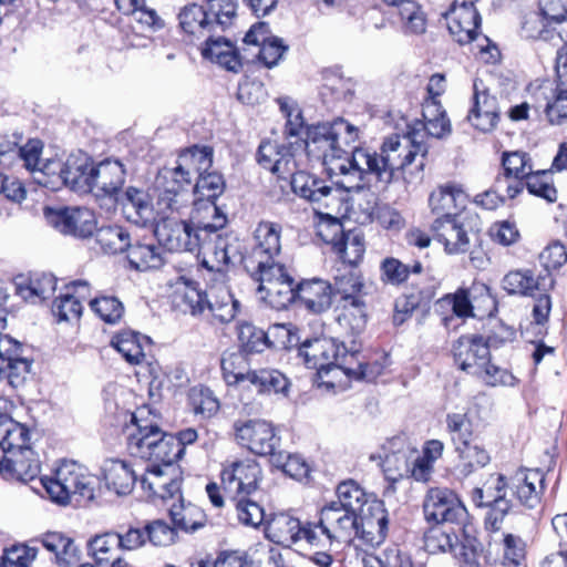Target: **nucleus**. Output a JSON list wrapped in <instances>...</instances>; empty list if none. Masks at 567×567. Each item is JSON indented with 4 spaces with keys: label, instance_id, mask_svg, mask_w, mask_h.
Segmentation results:
<instances>
[{
    "label": "nucleus",
    "instance_id": "f257e3e1",
    "mask_svg": "<svg viewBox=\"0 0 567 567\" xmlns=\"http://www.w3.org/2000/svg\"><path fill=\"white\" fill-rule=\"evenodd\" d=\"M307 137L288 144L264 141L257 151V162L278 176L290 174L297 168V156L306 152L308 156L321 159L332 174H340V181H354L352 152L348 154L343 145L354 143L359 127L343 118L332 123H321L306 131Z\"/></svg>",
    "mask_w": 567,
    "mask_h": 567
},
{
    "label": "nucleus",
    "instance_id": "f03ea898",
    "mask_svg": "<svg viewBox=\"0 0 567 567\" xmlns=\"http://www.w3.org/2000/svg\"><path fill=\"white\" fill-rule=\"evenodd\" d=\"M419 136L420 133H410L405 127L402 135L385 138L380 153L362 147L354 148V181H338L337 184L348 192L363 189L372 178L386 186L393 181L396 172H401L403 178L408 181V175L421 173L425 166L427 148Z\"/></svg>",
    "mask_w": 567,
    "mask_h": 567
},
{
    "label": "nucleus",
    "instance_id": "7ed1b4c3",
    "mask_svg": "<svg viewBox=\"0 0 567 567\" xmlns=\"http://www.w3.org/2000/svg\"><path fill=\"white\" fill-rule=\"evenodd\" d=\"M368 511L370 516L328 504L320 512V533L326 536V542L336 539V543L341 544L360 538L367 544L379 545L388 534V512L381 501L371 502Z\"/></svg>",
    "mask_w": 567,
    "mask_h": 567
},
{
    "label": "nucleus",
    "instance_id": "20e7f679",
    "mask_svg": "<svg viewBox=\"0 0 567 567\" xmlns=\"http://www.w3.org/2000/svg\"><path fill=\"white\" fill-rule=\"evenodd\" d=\"M364 281L360 270L352 267H338L330 284L331 298H339L341 311L339 326L351 337L361 334L368 321L367 303L363 299Z\"/></svg>",
    "mask_w": 567,
    "mask_h": 567
},
{
    "label": "nucleus",
    "instance_id": "39448f33",
    "mask_svg": "<svg viewBox=\"0 0 567 567\" xmlns=\"http://www.w3.org/2000/svg\"><path fill=\"white\" fill-rule=\"evenodd\" d=\"M163 216L155 227V235L158 243L169 251L199 250L216 230H220L227 224V217L217 216L216 221L210 223L196 215L194 210L190 223L169 218V215Z\"/></svg>",
    "mask_w": 567,
    "mask_h": 567
},
{
    "label": "nucleus",
    "instance_id": "423d86ee",
    "mask_svg": "<svg viewBox=\"0 0 567 567\" xmlns=\"http://www.w3.org/2000/svg\"><path fill=\"white\" fill-rule=\"evenodd\" d=\"M41 484L49 497L56 504L66 505L72 497L92 501L97 478L74 461H63L51 477H41Z\"/></svg>",
    "mask_w": 567,
    "mask_h": 567
},
{
    "label": "nucleus",
    "instance_id": "0eeeda50",
    "mask_svg": "<svg viewBox=\"0 0 567 567\" xmlns=\"http://www.w3.org/2000/svg\"><path fill=\"white\" fill-rule=\"evenodd\" d=\"M236 0H207V9L192 3L178 13L179 25L184 32L205 37L217 29L225 31L236 19Z\"/></svg>",
    "mask_w": 567,
    "mask_h": 567
},
{
    "label": "nucleus",
    "instance_id": "6e6552de",
    "mask_svg": "<svg viewBox=\"0 0 567 567\" xmlns=\"http://www.w3.org/2000/svg\"><path fill=\"white\" fill-rule=\"evenodd\" d=\"M424 549L431 555L451 554L461 567H481L482 544L466 532L460 539L454 530L435 525L424 534Z\"/></svg>",
    "mask_w": 567,
    "mask_h": 567
},
{
    "label": "nucleus",
    "instance_id": "1a4fd4ad",
    "mask_svg": "<svg viewBox=\"0 0 567 567\" xmlns=\"http://www.w3.org/2000/svg\"><path fill=\"white\" fill-rule=\"evenodd\" d=\"M281 226L271 221H260L254 231V245L241 256L246 271L251 275L275 265H284L278 260L281 252Z\"/></svg>",
    "mask_w": 567,
    "mask_h": 567
},
{
    "label": "nucleus",
    "instance_id": "9d476101",
    "mask_svg": "<svg viewBox=\"0 0 567 567\" xmlns=\"http://www.w3.org/2000/svg\"><path fill=\"white\" fill-rule=\"evenodd\" d=\"M250 277L259 282L257 291L271 308L284 310L297 301V285L285 265H275Z\"/></svg>",
    "mask_w": 567,
    "mask_h": 567
},
{
    "label": "nucleus",
    "instance_id": "9b49d317",
    "mask_svg": "<svg viewBox=\"0 0 567 567\" xmlns=\"http://www.w3.org/2000/svg\"><path fill=\"white\" fill-rule=\"evenodd\" d=\"M190 184V181L185 175H181L175 166L161 168L154 182L159 214L181 213L189 203Z\"/></svg>",
    "mask_w": 567,
    "mask_h": 567
},
{
    "label": "nucleus",
    "instance_id": "f8f14e48",
    "mask_svg": "<svg viewBox=\"0 0 567 567\" xmlns=\"http://www.w3.org/2000/svg\"><path fill=\"white\" fill-rule=\"evenodd\" d=\"M295 171L280 177L291 176L290 184L293 193L309 202L319 216L327 217L328 220L331 219L332 216L329 213H323L322 209H329L339 203L337 190L327 181L316 175L305 171Z\"/></svg>",
    "mask_w": 567,
    "mask_h": 567
},
{
    "label": "nucleus",
    "instance_id": "ddd939ff",
    "mask_svg": "<svg viewBox=\"0 0 567 567\" xmlns=\"http://www.w3.org/2000/svg\"><path fill=\"white\" fill-rule=\"evenodd\" d=\"M151 411L143 406L131 414V422L123 434L125 437L126 451L135 458L146 460L152 454V449L162 432L159 425L150 419Z\"/></svg>",
    "mask_w": 567,
    "mask_h": 567
},
{
    "label": "nucleus",
    "instance_id": "4468645a",
    "mask_svg": "<svg viewBox=\"0 0 567 567\" xmlns=\"http://www.w3.org/2000/svg\"><path fill=\"white\" fill-rule=\"evenodd\" d=\"M424 518L427 523L461 524L467 516L466 507L458 496L447 487L430 488L423 501Z\"/></svg>",
    "mask_w": 567,
    "mask_h": 567
},
{
    "label": "nucleus",
    "instance_id": "2eb2a0df",
    "mask_svg": "<svg viewBox=\"0 0 567 567\" xmlns=\"http://www.w3.org/2000/svg\"><path fill=\"white\" fill-rule=\"evenodd\" d=\"M234 430L238 444L256 455L272 457L280 443L274 424L266 420L237 421Z\"/></svg>",
    "mask_w": 567,
    "mask_h": 567
},
{
    "label": "nucleus",
    "instance_id": "dca6fc26",
    "mask_svg": "<svg viewBox=\"0 0 567 567\" xmlns=\"http://www.w3.org/2000/svg\"><path fill=\"white\" fill-rule=\"evenodd\" d=\"M25 352L27 347L21 342L10 336H0V383L13 389L23 384L33 362Z\"/></svg>",
    "mask_w": 567,
    "mask_h": 567
},
{
    "label": "nucleus",
    "instance_id": "f3484780",
    "mask_svg": "<svg viewBox=\"0 0 567 567\" xmlns=\"http://www.w3.org/2000/svg\"><path fill=\"white\" fill-rule=\"evenodd\" d=\"M318 235L327 244H330L336 254L341 258L340 267L355 268L362 260L365 247L362 237L358 235H346L342 224L332 217L327 224L318 226Z\"/></svg>",
    "mask_w": 567,
    "mask_h": 567
},
{
    "label": "nucleus",
    "instance_id": "a211bd4d",
    "mask_svg": "<svg viewBox=\"0 0 567 567\" xmlns=\"http://www.w3.org/2000/svg\"><path fill=\"white\" fill-rule=\"evenodd\" d=\"M498 340L489 336L486 340L478 334L461 336L453 344V357L457 367L472 374L481 375L486 365L489 349L498 346Z\"/></svg>",
    "mask_w": 567,
    "mask_h": 567
},
{
    "label": "nucleus",
    "instance_id": "6ab92c4d",
    "mask_svg": "<svg viewBox=\"0 0 567 567\" xmlns=\"http://www.w3.org/2000/svg\"><path fill=\"white\" fill-rule=\"evenodd\" d=\"M261 478L259 464L251 458L229 462L220 472L221 486L228 494L248 496L258 488Z\"/></svg>",
    "mask_w": 567,
    "mask_h": 567
},
{
    "label": "nucleus",
    "instance_id": "aec40b11",
    "mask_svg": "<svg viewBox=\"0 0 567 567\" xmlns=\"http://www.w3.org/2000/svg\"><path fill=\"white\" fill-rule=\"evenodd\" d=\"M224 190L225 181L219 173L207 171L197 176L193 200V210L196 212V215H200L210 223H215L217 216L226 217L215 203Z\"/></svg>",
    "mask_w": 567,
    "mask_h": 567
},
{
    "label": "nucleus",
    "instance_id": "412c9836",
    "mask_svg": "<svg viewBox=\"0 0 567 567\" xmlns=\"http://www.w3.org/2000/svg\"><path fill=\"white\" fill-rule=\"evenodd\" d=\"M48 221L61 234L76 238H87L96 230V218L89 208L66 207L63 209H47Z\"/></svg>",
    "mask_w": 567,
    "mask_h": 567
},
{
    "label": "nucleus",
    "instance_id": "4be33fe9",
    "mask_svg": "<svg viewBox=\"0 0 567 567\" xmlns=\"http://www.w3.org/2000/svg\"><path fill=\"white\" fill-rule=\"evenodd\" d=\"M502 287L509 295L535 297L538 292H547L554 287V278L547 268L539 271L518 269L507 272Z\"/></svg>",
    "mask_w": 567,
    "mask_h": 567
},
{
    "label": "nucleus",
    "instance_id": "5701e85b",
    "mask_svg": "<svg viewBox=\"0 0 567 567\" xmlns=\"http://www.w3.org/2000/svg\"><path fill=\"white\" fill-rule=\"evenodd\" d=\"M92 166L90 157L83 153L70 155L64 163L59 161L45 163V168L51 171L50 175H56L64 185L72 189H91Z\"/></svg>",
    "mask_w": 567,
    "mask_h": 567
},
{
    "label": "nucleus",
    "instance_id": "b1692460",
    "mask_svg": "<svg viewBox=\"0 0 567 567\" xmlns=\"http://www.w3.org/2000/svg\"><path fill=\"white\" fill-rule=\"evenodd\" d=\"M142 487L152 496L163 501L173 499L181 494L182 477L178 466L150 465L141 478Z\"/></svg>",
    "mask_w": 567,
    "mask_h": 567
},
{
    "label": "nucleus",
    "instance_id": "393cba45",
    "mask_svg": "<svg viewBox=\"0 0 567 567\" xmlns=\"http://www.w3.org/2000/svg\"><path fill=\"white\" fill-rule=\"evenodd\" d=\"M384 451L381 466L386 480L396 482L409 477L411 460L416 454V449L409 444L404 436H395L388 441Z\"/></svg>",
    "mask_w": 567,
    "mask_h": 567
},
{
    "label": "nucleus",
    "instance_id": "a878e982",
    "mask_svg": "<svg viewBox=\"0 0 567 567\" xmlns=\"http://www.w3.org/2000/svg\"><path fill=\"white\" fill-rule=\"evenodd\" d=\"M337 340L327 337L305 340L298 348V354L309 369H315L319 374L328 372L338 358Z\"/></svg>",
    "mask_w": 567,
    "mask_h": 567
},
{
    "label": "nucleus",
    "instance_id": "bb28decb",
    "mask_svg": "<svg viewBox=\"0 0 567 567\" xmlns=\"http://www.w3.org/2000/svg\"><path fill=\"white\" fill-rule=\"evenodd\" d=\"M431 230L434 239L444 246L447 254H464L470 250V237L458 217L435 218Z\"/></svg>",
    "mask_w": 567,
    "mask_h": 567
},
{
    "label": "nucleus",
    "instance_id": "cd10ccee",
    "mask_svg": "<svg viewBox=\"0 0 567 567\" xmlns=\"http://www.w3.org/2000/svg\"><path fill=\"white\" fill-rule=\"evenodd\" d=\"M545 475L539 470L519 468L509 478V487L522 505L535 508L540 503Z\"/></svg>",
    "mask_w": 567,
    "mask_h": 567
},
{
    "label": "nucleus",
    "instance_id": "c85d7f7f",
    "mask_svg": "<svg viewBox=\"0 0 567 567\" xmlns=\"http://www.w3.org/2000/svg\"><path fill=\"white\" fill-rule=\"evenodd\" d=\"M126 171L118 159L106 158L91 167V190L96 189L104 195H115L125 182Z\"/></svg>",
    "mask_w": 567,
    "mask_h": 567
},
{
    "label": "nucleus",
    "instance_id": "c756f323",
    "mask_svg": "<svg viewBox=\"0 0 567 567\" xmlns=\"http://www.w3.org/2000/svg\"><path fill=\"white\" fill-rule=\"evenodd\" d=\"M40 461L29 446L3 454L2 474L21 482L34 480L40 473Z\"/></svg>",
    "mask_w": 567,
    "mask_h": 567
},
{
    "label": "nucleus",
    "instance_id": "7c9ffc66",
    "mask_svg": "<svg viewBox=\"0 0 567 567\" xmlns=\"http://www.w3.org/2000/svg\"><path fill=\"white\" fill-rule=\"evenodd\" d=\"M302 524L289 513L272 514L265 527L266 537L274 544L290 548L301 540Z\"/></svg>",
    "mask_w": 567,
    "mask_h": 567
},
{
    "label": "nucleus",
    "instance_id": "2f4dec72",
    "mask_svg": "<svg viewBox=\"0 0 567 567\" xmlns=\"http://www.w3.org/2000/svg\"><path fill=\"white\" fill-rule=\"evenodd\" d=\"M308 311L319 315L327 311L332 303L330 282L313 278L297 285V301Z\"/></svg>",
    "mask_w": 567,
    "mask_h": 567
},
{
    "label": "nucleus",
    "instance_id": "473e14b6",
    "mask_svg": "<svg viewBox=\"0 0 567 567\" xmlns=\"http://www.w3.org/2000/svg\"><path fill=\"white\" fill-rule=\"evenodd\" d=\"M213 155V147L193 145L179 153L175 167L181 175H185L192 183L195 177L197 178V176L212 168Z\"/></svg>",
    "mask_w": 567,
    "mask_h": 567
},
{
    "label": "nucleus",
    "instance_id": "72a5a7b5",
    "mask_svg": "<svg viewBox=\"0 0 567 567\" xmlns=\"http://www.w3.org/2000/svg\"><path fill=\"white\" fill-rule=\"evenodd\" d=\"M125 218L138 226H146L154 220V208L150 196L142 189L127 187L121 199Z\"/></svg>",
    "mask_w": 567,
    "mask_h": 567
},
{
    "label": "nucleus",
    "instance_id": "f704fd0d",
    "mask_svg": "<svg viewBox=\"0 0 567 567\" xmlns=\"http://www.w3.org/2000/svg\"><path fill=\"white\" fill-rule=\"evenodd\" d=\"M465 194L463 189L455 184H445L433 190L429 198V204L436 218L457 217V210L464 205Z\"/></svg>",
    "mask_w": 567,
    "mask_h": 567
},
{
    "label": "nucleus",
    "instance_id": "c9c22d12",
    "mask_svg": "<svg viewBox=\"0 0 567 567\" xmlns=\"http://www.w3.org/2000/svg\"><path fill=\"white\" fill-rule=\"evenodd\" d=\"M247 386L252 388L261 395H281L287 398L290 390V381L279 370L261 368L250 372Z\"/></svg>",
    "mask_w": 567,
    "mask_h": 567
},
{
    "label": "nucleus",
    "instance_id": "e433bc0d",
    "mask_svg": "<svg viewBox=\"0 0 567 567\" xmlns=\"http://www.w3.org/2000/svg\"><path fill=\"white\" fill-rule=\"evenodd\" d=\"M71 287L74 293L65 292L55 298L52 305V313L58 322L78 320L82 315V303L80 299L86 298L89 284L78 280L72 282Z\"/></svg>",
    "mask_w": 567,
    "mask_h": 567
},
{
    "label": "nucleus",
    "instance_id": "4c0bfd02",
    "mask_svg": "<svg viewBox=\"0 0 567 567\" xmlns=\"http://www.w3.org/2000/svg\"><path fill=\"white\" fill-rule=\"evenodd\" d=\"M202 54L205 59L219 64L227 71L236 73L241 68V61L236 47L223 37L214 38L209 35L202 50Z\"/></svg>",
    "mask_w": 567,
    "mask_h": 567
},
{
    "label": "nucleus",
    "instance_id": "58836bf2",
    "mask_svg": "<svg viewBox=\"0 0 567 567\" xmlns=\"http://www.w3.org/2000/svg\"><path fill=\"white\" fill-rule=\"evenodd\" d=\"M427 112L423 113L424 121H415L412 124L406 123L405 127L410 133H420L419 138L422 144L429 150L426 138L429 136L442 138L451 132L450 118L444 111L440 109H426Z\"/></svg>",
    "mask_w": 567,
    "mask_h": 567
},
{
    "label": "nucleus",
    "instance_id": "ea45409f",
    "mask_svg": "<svg viewBox=\"0 0 567 567\" xmlns=\"http://www.w3.org/2000/svg\"><path fill=\"white\" fill-rule=\"evenodd\" d=\"M178 503H173L169 506V516L176 530L185 533H194L206 524V514L204 511L192 503H185L179 494Z\"/></svg>",
    "mask_w": 567,
    "mask_h": 567
},
{
    "label": "nucleus",
    "instance_id": "a19ab883",
    "mask_svg": "<svg viewBox=\"0 0 567 567\" xmlns=\"http://www.w3.org/2000/svg\"><path fill=\"white\" fill-rule=\"evenodd\" d=\"M43 547L55 555V560L60 566H76L81 560V550L74 540L69 536L49 532L41 538Z\"/></svg>",
    "mask_w": 567,
    "mask_h": 567
},
{
    "label": "nucleus",
    "instance_id": "79ce46f5",
    "mask_svg": "<svg viewBox=\"0 0 567 567\" xmlns=\"http://www.w3.org/2000/svg\"><path fill=\"white\" fill-rule=\"evenodd\" d=\"M104 480L109 489L117 495H127L136 482V474L130 464L121 460H109L104 464Z\"/></svg>",
    "mask_w": 567,
    "mask_h": 567
},
{
    "label": "nucleus",
    "instance_id": "37998d69",
    "mask_svg": "<svg viewBox=\"0 0 567 567\" xmlns=\"http://www.w3.org/2000/svg\"><path fill=\"white\" fill-rule=\"evenodd\" d=\"M239 308V301L234 298L229 289L225 286L212 287L209 289V297L207 310L215 320L220 323L231 322Z\"/></svg>",
    "mask_w": 567,
    "mask_h": 567
},
{
    "label": "nucleus",
    "instance_id": "c03bdc74",
    "mask_svg": "<svg viewBox=\"0 0 567 567\" xmlns=\"http://www.w3.org/2000/svg\"><path fill=\"white\" fill-rule=\"evenodd\" d=\"M223 378L228 385H243L248 383L250 372L247 354L237 351H225L220 359Z\"/></svg>",
    "mask_w": 567,
    "mask_h": 567
},
{
    "label": "nucleus",
    "instance_id": "a18cd8bd",
    "mask_svg": "<svg viewBox=\"0 0 567 567\" xmlns=\"http://www.w3.org/2000/svg\"><path fill=\"white\" fill-rule=\"evenodd\" d=\"M29 429L14 421L8 415H0V451L1 454L12 453L13 451L29 446Z\"/></svg>",
    "mask_w": 567,
    "mask_h": 567
},
{
    "label": "nucleus",
    "instance_id": "49530a36",
    "mask_svg": "<svg viewBox=\"0 0 567 567\" xmlns=\"http://www.w3.org/2000/svg\"><path fill=\"white\" fill-rule=\"evenodd\" d=\"M319 94L323 104L330 103H347L353 102V86L352 79L343 78L336 73H330L324 76Z\"/></svg>",
    "mask_w": 567,
    "mask_h": 567
},
{
    "label": "nucleus",
    "instance_id": "de8ad7c7",
    "mask_svg": "<svg viewBox=\"0 0 567 567\" xmlns=\"http://www.w3.org/2000/svg\"><path fill=\"white\" fill-rule=\"evenodd\" d=\"M152 454L145 461L151 465L158 466H177L176 462L182 458V449L175 435L165 433L163 430L157 442L153 445Z\"/></svg>",
    "mask_w": 567,
    "mask_h": 567
},
{
    "label": "nucleus",
    "instance_id": "09e8293b",
    "mask_svg": "<svg viewBox=\"0 0 567 567\" xmlns=\"http://www.w3.org/2000/svg\"><path fill=\"white\" fill-rule=\"evenodd\" d=\"M237 340L238 350L247 355L262 353L272 347L267 332L246 321L239 322L237 326Z\"/></svg>",
    "mask_w": 567,
    "mask_h": 567
},
{
    "label": "nucleus",
    "instance_id": "8fccbe9b",
    "mask_svg": "<svg viewBox=\"0 0 567 567\" xmlns=\"http://www.w3.org/2000/svg\"><path fill=\"white\" fill-rule=\"evenodd\" d=\"M127 259L132 268L141 271L158 269L164 264L162 249L155 244L131 243Z\"/></svg>",
    "mask_w": 567,
    "mask_h": 567
},
{
    "label": "nucleus",
    "instance_id": "3c124183",
    "mask_svg": "<svg viewBox=\"0 0 567 567\" xmlns=\"http://www.w3.org/2000/svg\"><path fill=\"white\" fill-rule=\"evenodd\" d=\"M218 231L219 230H216L215 234L208 238L207 244L200 247V249H206L214 256L215 264L210 265L206 259L202 262L208 270L220 271L221 267L234 262L237 254V248L229 243L228 237L221 236Z\"/></svg>",
    "mask_w": 567,
    "mask_h": 567
},
{
    "label": "nucleus",
    "instance_id": "603ef678",
    "mask_svg": "<svg viewBox=\"0 0 567 567\" xmlns=\"http://www.w3.org/2000/svg\"><path fill=\"white\" fill-rule=\"evenodd\" d=\"M337 497L338 501L330 504H336L339 508L360 515H365L364 507L370 505L363 488L352 480L344 481L338 485Z\"/></svg>",
    "mask_w": 567,
    "mask_h": 567
},
{
    "label": "nucleus",
    "instance_id": "864d4df0",
    "mask_svg": "<svg viewBox=\"0 0 567 567\" xmlns=\"http://www.w3.org/2000/svg\"><path fill=\"white\" fill-rule=\"evenodd\" d=\"M95 231L96 243L106 254L127 251L131 245L128 231L118 225L103 226Z\"/></svg>",
    "mask_w": 567,
    "mask_h": 567
},
{
    "label": "nucleus",
    "instance_id": "5fc2aeb1",
    "mask_svg": "<svg viewBox=\"0 0 567 567\" xmlns=\"http://www.w3.org/2000/svg\"><path fill=\"white\" fill-rule=\"evenodd\" d=\"M460 463L457 468L463 476H468L491 462L488 452L478 444L470 442L455 449Z\"/></svg>",
    "mask_w": 567,
    "mask_h": 567
},
{
    "label": "nucleus",
    "instance_id": "6e6d98bb",
    "mask_svg": "<svg viewBox=\"0 0 567 567\" xmlns=\"http://www.w3.org/2000/svg\"><path fill=\"white\" fill-rule=\"evenodd\" d=\"M506 486L507 482L503 474L491 475L482 487L472 491V502L476 507H485L505 496Z\"/></svg>",
    "mask_w": 567,
    "mask_h": 567
},
{
    "label": "nucleus",
    "instance_id": "4d7b16f0",
    "mask_svg": "<svg viewBox=\"0 0 567 567\" xmlns=\"http://www.w3.org/2000/svg\"><path fill=\"white\" fill-rule=\"evenodd\" d=\"M112 344L131 364H138L145 358L141 336L136 332H121L113 338Z\"/></svg>",
    "mask_w": 567,
    "mask_h": 567
},
{
    "label": "nucleus",
    "instance_id": "13d9d810",
    "mask_svg": "<svg viewBox=\"0 0 567 567\" xmlns=\"http://www.w3.org/2000/svg\"><path fill=\"white\" fill-rule=\"evenodd\" d=\"M56 279L51 274H40L30 278L27 285L18 286V293L25 300L47 299L55 290Z\"/></svg>",
    "mask_w": 567,
    "mask_h": 567
},
{
    "label": "nucleus",
    "instance_id": "bf43d9fd",
    "mask_svg": "<svg viewBox=\"0 0 567 567\" xmlns=\"http://www.w3.org/2000/svg\"><path fill=\"white\" fill-rule=\"evenodd\" d=\"M90 307L105 323L115 324L124 315L122 301L114 296H100L90 300Z\"/></svg>",
    "mask_w": 567,
    "mask_h": 567
},
{
    "label": "nucleus",
    "instance_id": "052dcab7",
    "mask_svg": "<svg viewBox=\"0 0 567 567\" xmlns=\"http://www.w3.org/2000/svg\"><path fill=\"white\" fill-rule=\"evenodd\" d=\"M147 543L155 547H167L177 542L178 532L164 519H153L145 525Z\"/></svg>",
    "mask_w": 567,
    "mask_h": 567
},
{
    "label": "nucleus",
    "instance_id": "680f3d73",
    "mask_svg": "<svg viewBox=\"0 0 567 567\" xmlns=\"http://www.w3.org/2000/svg\"><path fill=\"white\" fill-rule=\"evenodd\" d=\"M528 91L538 106H554L557 102L567 101V90H558L550 80L535 81Z\"/></svg>",
    "mask_w": 567,
    "mask_h": 567
},
{
    "label": "nucleus",
    "instance_id": "e2e57ef3",
    "mask_svg": "<svg viewBox=\"0 0 567 567\" xmlns=\"http://www.w3.org/2000/svg\"><path fill=\"white\" fill-rule=\"evenodd\" d=\"M181 298L179 306L184 312L192 316H202L207 310L209 291L200 290L194 282L185 284L183 290L178 293Z\"/></svg>",
    "mask_w": 567,
    "mask_h": 567
},
{
    "label": "nucleus",
    "instance_id": "0e129e2a",
    "mask_svg": "<svg viewBox=\"0 0 567 567\" xmlns=\"http://www.w3.org/2000/svg\"><path fill=\"white\" fill-rule=\"evenodd\" d=\"M525 187L532 195L544 198L548 203L557 200V190L547 171H532V173L525 177Z\"/></svg>",
    "mask_w": 567,
    "mask_h": 567
},
{
    "label": "nucleus",
    "instance_id": "69168bd1",
    "mask_svg": "<svg viewBox=\"0 0 567 567\" xmlns=\"http://www.w3.org/2000/svg\"><path fill=\"white\" fill-rule=\"evenodd\" d=\"M271 463L287 475L298 480L307 477L310 472L308 463L298 454L276 452Z\"/></svg>",
    "mask_w": 567,
    "mask_h": 567
},
{
    "label": "nucleus",
    "instance_id": "338daca9",
    "mask_svg": "<svg viewBox=\"0 0 567 567\" xmlns=\"http://www.w3.org/2000/svg\"><path fill=\"white\" fill-rule=\"evenodd\" d=\"M446 427L455 449L473 442L472 422L466 414L452 413L446 416Z\"/></svg>",
    "mask_w": 567,
    "mask_h": 567
},
{
    "label": "nucleus",
    "instance_id": "774afa93",
    "mask_svg": "<svg viewBox=\"0 0 567 567\" xmlns=\"http://www.w3.org/2000/svg\"><path fill=\"white\" fill-rule=\"evenodd\" d=\"M503 175L526 177L533 171L532 159L525 152H504L502 156Z\"/></svg>",
    "mask_w": 567,
    "mask_h": 567
}]
</instances>
